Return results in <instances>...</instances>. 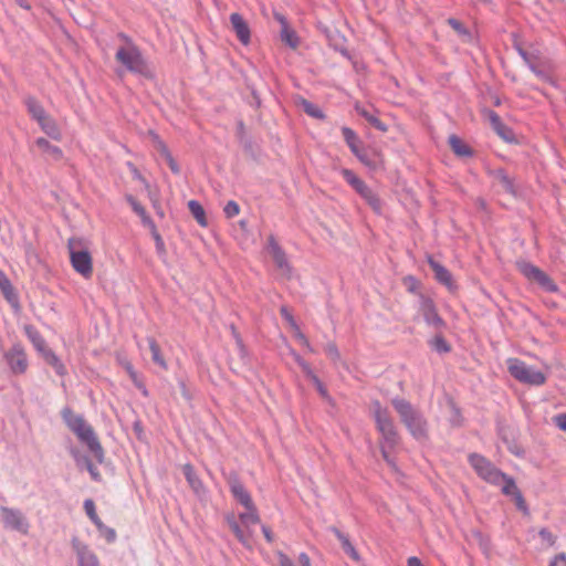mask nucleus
I'll return each instance as SVG.
<instances>
[{
	"mask_svg": "<svg viewBox=\"0 0 566 566\" xmlns=\"http://www.w3.org/2000/svg\"><path fill=\"white\" fill-rule=\"evenodd\" d=\"M62 419L66 427L84 443L98 463L104 461V449L91 424L82 415L75 413L70 407L61 411Z\"/></svg>",
	"mask_w": 566,
	"mask_h": 566,
	"instance_id": "1",
	"label": "nucleus"
},
{
	"mask_svg": "<svg viewBox=\"0 0 566 566\" xmlns=\"http://www.w3.org/2000/svg\"><path fill=\"white\" fill-rule=\"evenodd\" d=\"M391 405L399 415L400 421L417 440L428 438V422L420 410L403 398H394Z\"/></svg>",
	"mask_w": 566,
	"mask_h": 566,
	"instance_id": "2",
	"label": "nucleus"
},
{
	"mask_svg": "<svg viewBox=\"0 0 566 566\" xmlns=\"http://www.w3.org/2000/svg\"><path fill=\"white\" fill-rule=\"evenodd\" d=\"M118 38L123 40L126 45L118 48L115 55L116 61L124 65L132 73H136L145 77H151V70L149 69L148 63L144 59L138 46L128 35L123 32L118 33Z\"/></svg>",
	"mask_w": 566,
	"mask_h": 566,
	"instance_id": "3",
	"label": "nucleus"
},
{
	"mask_svg": "<svg viewBox=\"0 0 566 566\" xmlns=\"http://www.w3.org/2000/svg\"><path fill=\"white\" fill-rule=\"evenodd\" d=\"M67 249L73 269L84 279H91L93 275V259L88 251L87 241L83 238H70Z\"/></svg>",
	"mask_w": 566,
	"mask_h": 566,
	"instance_id": "4",
	"label": "nucleus"
},
{
	"mask_svg": "<svg viewBox=\"0 0 566 566\" xmlns=\"http://www.w3.org/2000/svg\"><path fill=\"white\" fill-rule=\"evenodd\" d=\"M371 410L376 427L381 433L384 443L389 448H395L399 443L400 437L389 410L382 407L378 400L371 402Z\"/></svg>",
	"mask_w": 566,
	"mask_h": 566,
	"instance_id": "5",
	"label": "nucleus"
},
{
	"mask_svg": "<svg viewBox=\"0 0 566 566\" xmlns=\"http://www.w3.org/2000/svg\"><path fill=\"white\" fill-rule=\"evenodd\" d=\"M239 520L244 528L240 526L238 521L235 520L234 515H228L226 517V521L230 527V530L233 532L238 541L243 544L247 547H250L251 544V532H250V525L258 524L260 522V517L258 514V510L255 505L253 504V507L247 509V512L241 513L239 515Z\"/></svg>",
	"mask_w": 566,
	"mask_h": 566,
	"instance_id": "6",
	"label": "nucleus"
},
{
	"mask_svg": "<svg viewBox=\"0 0 566 566\" xmlns=\"http://www.w3.org/2000/svg\"><path fill=\"white\" fill-rule=\"evenodd\" d=\"M343 178L353 187V189L367 202V205L378 214L382 211V201L379 196L369 188L353 170L343 168L340 170Z\"/></svg>",
	"mask_w": 566,
	"mask_h": 566,
	"instance_id": "7",
	"label": "nucleus"
},
{
	"mask_svg": "<svg viewBox=\"0 0 566 566\" xmlns=\"http://www.w3.org/2000/svg\"><path fill=\"white\" fill-rule=\"evenodd\" d=\"M469 462L476 472V474L488 483L493 485L501 484V478H504V472L497 469L490 460L485 457L471 453L469 455Z\"/></svg>",
	"mask_w": 566,
	"mask_h": 566,
	"instance_id": "8",
	"label": "nucleus"
},
{
	"mask_svg": "<svg viewBox=\"0 0 566 566\" xmlns=\"http://www.w3.org/2000/svg\"><path fill=\"white\" fill-rule=\"evenodd\" d=\"M516 268L528 281L538 284L545 292L555 293L558 291L557 284L543 270L531 262L520 260L516 262Z\"/></svg>",
	"mask_w": 566,
	"mask_h": 566,
	"instance_id": "9",
	"label": "nucleus"
},
{
	"mask_svg": "<svg viewBox=\"0 0 566 566\" xmlns=\"http://www.w3.org/2000/svg\"><path fill=\"white\" fill-rule=\"evenodd\" d=\"M509 371L512 377L523 384L541 386L546 381V376L518 359L509 360Z\"/></svg>",
	"mask_w": 566,
	"mask_h": 566,
	"instance_id": "10",
	"label": "nucleus"
},
{
	"mask_svg": "<svg viewBox=\"0 0 566 566\" xmlns=\"http://www.w3.org/2000/svg\"><path fill=\"white\" fill-rule=\"evenodd\" d=\"M4 359L14 375H23L29 367L28 355L20 343H15L4 353Z\"/></svg>",
	"mask_w": 566,
	"mask_h": 566,
	"instance_id": "11",
	"label": "nucleus"
},
{
	"mask_svg": "<svg viewBox=\"0 0 566 566\" xmlns=\"http://www.w3.org/2000/svg\"><path fill=\"white\" fill-rule=\"evenodd\" d=\"M268 251L271 254L276 269L280 271L281 276L284 279H290L292 274V268L287 260L286 253L277 243L274 235H270L268 238Z\"/></svg>",
	"mask_w": 566,
	"mask_h": 566,
	"instance_id": "12",
	"label": "nucleus"
},
{
	"mask_svg": "<svg viewBox=\"0 0 566 566\" xmlns=\"http://www.w3.org/2000/svg\"><path fill=\"white\" fill-rule=\"evenodd\" d=\"M1 518L4 527L20 532L22 534L28 533L29 523L19 510L2 506Z\"/></svg>",
	"mask_w": 566,
	"mask_h": 566,
	"instance_id": "13",
	"label": "nucleus"
},
{
	"mask_svg": "<svg viewBox=\"0 0 566 566\" xmlns=\"http://www.w3.org/2000/svg\"><path fill=\"white\" fill-rule=\"evenodd\" d=\"M420 312L428 325H431L437 329H441L446 326L444 321L437 312L434 302L422 294L420 295Z\"/></svg>",
	"mask_w": 566,
	"mask_h": 566,
	"instance_id": "14",
	"label": "nucleus"
},
{
	"mask_svg": "<svg viewBox=\"0 0 566 566\" xmlns=\"http://www.w3.org/2000/svg\"><path fill=\"white\" fill-rule=\"evenodd\" d=\"M84 510L86 515L90 517V520L94 523V525L97 527L101 535L108 542L112 543L116 539V532L115 530L106 526L101 518L98 517L95 504L92 499H87L84 501Z\"/></svg>",
	"mask_w": 566,
	"mask_h": 566,
	"instance_id": "15",
	"label": "nucleus"
},
{
	"mask_svg": "<svg viewBox=\"0 0 566 566\" xmlns=\"http://www.w3.org/2000/svg\"><path fill=\"white\" fill-rule=\"evenodd\" d=\"M227 481H228V484L230 486V491H231L233 497L245 509L253 507L254 503L251 499V495L248 492V490L244 488L242 482L240 481L238 474L230 473Z\"/></svg>",
	"mask_w": 566,
	"mask_h": 566,
	"instance_id": "16",
	"label": "nucleus"
},
{
	"mask_svg": "<svg viewBox=\"0 0 566 566\" xmlns=\"http://www.w3.org/2000/svg\"><path fill=\"white\" fill-rule=\"evenodd\" d=\"M531 71L542 81L552 83L551 65L546 60H543L539 55L532 53L524 60Z\"/></svg>",
	"mask_w": 566,
	"mask_h": 566,
	"instance_id": "17",
	"label": "nucleus"
},
{
	"mask_svg": "<svg viewBox=\"0 0 566 566\" xmlns=\"http://www.w3.org/2000/svg\"><path fill=\"white\" fill-rule=\"evenodd\" d=\"M72 547L76 553L78 566H99V562L95 553L77 537L72 538Z\"/></svg>",
	"mask_w": 566,
	"mask_h": 566,
	"instance_id": "18",
	"label": "nucleus"
},
{
	"mask_svg": "<svg viewBox=\"0 0 566 566\" xmlns=\"http://www.w3.org/2000/svg\"><path fill=\"white\" fill-rule=\"evenodd\" d=\"M355 156L370 170L377 171L384 169V159L379 151L371 148H360Z\"/></svg>",
	"mask_w": 566,
	"mask_h": 566,
	"instance_id": "19",
	"label": "nucleus"
},
{
	"mask_svg": "<svg viewBox=\"0 0 566 566\" xmlns=\"http://www.w3.org/2000/svg\"><path fill=\"white\" fill-rule=\"evenodd\" d=\"M484 115L490 122L492 129L505 142H513L515 139L514 132L506 126L501 117L492 109H484Z\"/></svg>",
	"mask_w": 566,
	"mask_h": 566,
	"instance_id": "20",
	"label": "nucleus"
},
{
	"mask_svg": "<svg viewBox=\"0 0 566 566\" xmlns=\"http://www.w3.org/2000/svg\"><path fill=\"white\" fill-rule=\"evenodd\" d=\"M182 473L193 491V493L197 495L199 500H203L207 495V489L203 485L201 479L197 475L195 472L193 467L190 463H186L182 465Z\"/></svg>",
	"mask_w": 566,
	"mask_h": 566,
	"instance_id": "21",
	"label": "nucleus"
},
{
	"mask_svg": "<svg viewBox=\"0 0 566 566\" xmlns=\"http://www.w3.org/2000/svg\"><path fill=\"white\" fill-rule=\"evenodd\" d=\"M231 28L234 31L238 40L247 45L250 43L251 32L248 22L243 19L240 13H231L230 15Z\"/></svg>",
	"mask_w": 566,
	"mask_h": 566,
	"instance_id": "22",
	"label": "nucleus"
},
{
	"mask_svg": "<svg viewBox=\"0 0 566 566\" xmlns=\"http://www.w3.org/2000/svg\"><path fill=\"white\" fill-rule=\"evenodd\" d=\"M0 291L6 301L14 308H19V296L7 274L0 270Z\"/></svg>",
	"mask_w": 566,
	"mask_h": 566,
	"instance_id": "23",
	"label": "nucleus"
},
{
	"mask_svg": "<svg viewBox=\"0 0 566 566\" xmlns=\"http://www.w3.org/2000/svg\"><path fill=\"white\" fill-rule=\"evenodd\" d=\"M35 146L53 161H61L64 157L62 149L59 146L52 145L48 139L39 137L35 140Z\"/></svg>",
	"mask_w": 566,
	"mask_h": 566,
	"instance_id": "24",
	"label": "nucleus"
},
{
	"mask_svg": "<svg viewBox=\"0 0 566 566\" xmlns=\"http://www.w3.org/2000/svg\"><path fill=\"white\" fill-rule=\"evenodd\" d=\"M428 264L433 271L436 280L450 289L453 284L450 271L441 265L438 261H436L432 256H429Z\"/></svg>",
	"mask_w": 566,
	"mask_h": 566,
	"instance_id": "25",
	"label": "nucleus"
},
{
	"mask_svg": "<svg viewBox=\"0 0 566 566\" xmlns=\"http://www.w3.org/2000/svg\"><path fill=\"white\" fill-rule=\"evenodd\" d=\"M24 333L29 340L32 343L36 352L42 355L44 352H46L50 347L46 345L45 339L40 334V332L31 324H27L23 327Z\"/></svg>",
	"mask_w": 566,
	"mask_h": 566,
	"instance_id": "26",
	"label": "nucleus"
},
{
	"mask_svg": "<svg viewBox=\"0 0 566 566\" xmlns=\"http://www.w3.org/2000/svg\"><path fill=\"white\" fill-rule=\"evenodd\" d=\"M329 531L337 537L342 544L343 551L350 556L354 560H359V554L354 545L350 543L348 536L340 532L336 526H331Z\"/></svg>",
	"mask_w": 566,
	"mask_h": 566,
	"instance_id": "27",
	"label": "nucleus"
},
{
	"mask_svg": "<svg viewBox=\"0 0 566 566\" xmlns=\"http://www.w3.org/2000/svg\"><path fill=\"white\" fill-rule=\"evenodd\" d=\"M493 178L502 186V189L512 195L516 196V189L514 179L510 177L504 169H496L492 172Z\"/></svg>",
	"mask_w": 566,
	"mask_h": 566,
	"instance_id": "28",
	"label": "nucleus"
},
{
	"mask_svg": "<svg viewBox=\"0 0 566 566\" xmlns=\"http://www.w3.org/2000/svg\"><path fill=\"white\" fill-rule=\"evenodd\" d=\"M41 356L44 359V361L48 365H50L59 376L63 377L67 374L66 367L51 348L44 352Z\"/></svg>",
	"mask_w": 566,
	"mask_h": 566,
	"instance_id": "29",
	"label": "nucleus"
},
{
	"mask_svg": "<svg viewBox=\"0 0 566 566\" xmlns=\"http://www.w3.org/2000/svg\"><path fill=\"white\" fill-rule=\"evenodd\" d=\"M24 104L31 117L36 122L44 119V117L48 115L44 107L33 96H28L24 101Z\"/></svg>",
	"mask_w": 566,
	"mask_h": 566,
	"instance_id": "30",
	"label": "nucleus"
},
{
	"mask_svg": "<svg viewBox=\"0 0 566 566\" xmlns=\"http://www.w3.org/2000/svg\"><path fill=\"white\" fill-rule=\"evenodd\" d=\"M449 145L452 151L460 157H470L473 151L469 145H467L460 137L457 135H451L449 137Z\"/></svg>",
	"mask_w": 566,
	"mask_h": 566,
	"instance_id": "31",
	"label": "nucleus"
},
{
	"mask_svg": "<svg viewBox=\"0 0 566 566\" xmlns=\"http://www.w3.org/2000/svg\"><path fill=\"white\" fill-rule=\"evenodd\" d=\"M342 134L345 143L349 147L350 151L355 155L360 148H363V143L358 135L349 127H343Z\"/></svg>",
	"mask_w": 566,
	"mask_h": 566,
	"instance_id": "32",
	"label": "nucleus"
},
{
	"mask_svg": "<svg viewBox=\"0 0 566 566\" xmlns=\"http://www.w3.org/2000/svg\"><path fill=\"white\" fill-rule=\"evenodd\" d=\"M38 124L41 126L42 130L49 135L51 138L55 140H60L61 133L55 124V122L46 115L44 119L39 120Z\"/></svg>",
	"mask_w": 566,
	"mask_h": 566,
	"instance_id": "33",
	"label": "nucleus"
},
{
	"mask_svg": "<svg viewBox=\"0 0 566 566\" xmlns=\"http://www.w3.org/2000/svg\"><path fill=\"white\" fill-rule=\"evenodd\" d=\"M149 349L151 352V359L155 364L159 365L161 368L167 369V364L161 355L160 346L154 337L147 338Z\"/></svg>",
	"mask_w": 566,
	"mask_h": 566,
	"instance_id": "34",
	"label": "nucleus"
},
{
	"mask_svg": "<svg viewBox=\"0 0 566 566\" xmlns=\"http://www.w3.org/2000/svg\"><path fill=\"white\" fill-rule=\"evenodd\" d=\"M188 208H189L192 217L196 219V221L200 226L206 227L208 224L205 209L198 201L190 200L188 202Z\"/></svg>",
	"mask_w": 566,
	"mask_h": 566,
	"instance_id": "35",
	"label": "nucleus"
},
{
	"mask_svg": "<svg viewBox=\"0 0 566 566\" xmlns=\"http://www.w3.org/2000/svg\"><path fill=\"white\" fill-rule=\"evenodd\" d=\"M356 111L358 114L364 117L373 127L380 132H387V126L375 115L366 111L365 108H360L356 106Z\"/></svg>",
	"mask_w": 566,
	"mask_h": 566,
	"instance_id": "36",
	"label": "nucleus"
},
{
	"mask_svg": "<svg viewBox=\"0 0 566 566\" xmlns=\"http://www.w3.org/2000/svg\"><path fill=\"white\" fill-rule=\"evenodd\" d=\"M300 106L307 115H310L313 118L323 119L325 117L324 113L318 106H316L315 104L305 98H301Z\"/></svg>",
	"mask_w": 566,
	"mask_h": 566,
	"instance_id": "37",
	"label": "nucleus"
},
{
	"mask_svg": "<svg viewBox=\"0 0 566 566\" xmlns=\"http://www.w3.org/2000/svg\"><path fill=\"white\" fill-rule=\"evenodd\" d=\"M127 201L129 202L134 212H136L143 219L144 224L149 226L154 223L153 220L148 217L146 209L133 196H128Z\"/></svg>",
	"mask_w": 566,
	"mask_h": 566,
	"instance_id": "38",
	"label": "nucleus"
},
{
	"mask_svg": "<svg viewBox=\"0 0 566 566\" xmlns=\"http://www.w3.org/2000/svg\"><path fill=\"white\" fill-rule=\"evenodd\" d=\"M501 483H503L502 493L506 496L515 495L518 491H521L517 488L515 480L505 473H504V478H501Z\"/></svg>",
	"mask_w": 566,
	"mask_h": 566,
	"instance_id": "39",
	"label": "nucleus"
},
{
	"mask_svg": "<svg viewBox=\"0 0 566 566\" xmlns=\"http://www.w3.org/2000/svg\"><path fill=\"white\" fill-rule=\"evenodd\" d=\"M281 39L292 49H295L298 44L296 33L290 27H284L281 29Z\"/></svg>",
	"mask_w": 566,
	"mask_h": 566,
	"instance_id": "40",
	"label": "nucleus"
},
{
	"mask_svg": "<svg viewBox=\"0 0 566 566\" xmlns=\"http://www.w3.org/2000/svg\"><path fill=\"white\" fill-rule=\"evenodd\" d=\"M149 136L151 137V140L154 143L155 149L165 158L169 154H171L165 144V142L159 137L157 133L154 130H149Z\"/></svg>",
	"mask_w": 566,
	"mask_h": 566,
	"instance_id": "41",
	"label": "nucleus"
},
{
	"mask_svg": "<svg viewBox=\"0 0 566 566\" xmlns=\"http://www.w3.org/2000/svg\"><path fill=\"white\" fill-rule=\"evenodd\" d=\"M151 228V234L156 243V251L159 255L166 254V248L161 235L158 233L155 223L149 224Z\"/></svg>",
	"mask_w": 566,
	"mask_h": 566,
	"instance_id": "42",
	"label": "nucleus"
},
{
	"mask_svg": "<svg viewBox=\"0 0 566 566\" xmlns=\"http://www.w3.org/2000/svg\"><path fill=\"white\" fill-rule=\"evenodd\" d=\"M431 344L433 348L439 353H449L451 350V346L441 334L437 335Z\"/></svg>",
	"mask_w": 566,
	"mask_h": 566,
	"instance_id": "43",
	"label": "nucleus"
},
{
	"mask_svg": "<svg viewBox=\"0 0 566 566\" xmlns=\"http://www.w3.org/2000/svg\"><path fill=\"white\" fill-rule=\"evenodd\" d=\"M294 360L296 364L301 367L302 371L305 374V376L311 380L313 376H315L314 371L312 370L308 363H306L298 354L295 352L292 353Z\"/></svg>",
	"mask_w": 566,
	"mask_h": 566,
	"instance_id": "44",
	"label": "nucleus"
},
{
	"mask_svg": "<svg viewBox=\"0 0 566 566\" xmlns=\"http://www.w3.org/2000/svg\"><path fill=\"white\" fill-rule=\"evenodd\" d=\"M448 24L461 36L470 38L471 34L469 30L462 24L461 21L450 18L448 19Z\"/></svg>",
	"mask_w": 566,
	"mask_h": 566,
	"instance_id": "45",
	"label": "nucleus"
},
{
	"mask_svg": "<svg viewBox=\"0 0 566 566\" xmlns=\"http://www.w3.org/2000/svg\"><path fill=\"white\" fill-rule=\"evenodd\" d=\"M511 497L514 501L515 506L518 511H521L524 515L530 514L527 503L521 491H518L515 495H512Z\"/></svg>",
	"mask_w": 566,
	"mask_h": 566,
	"instance_id": "46",
	"label": "nucleus"
},
{
	"mask_svg": "<svg viewBox=\"0 0 566 566\" xmlns=\"http://www.w3.org/2000/svg\"><path fill=\"white\" fill-rule=\"evenodd\" d=\"M223 212H224V214H226V217H227L228 219H231V218H233V217H235V216H238V214H239V212H240V207H239V205H238L235 201L230 200V201H228V202H227V205L224 206V208H223Z\"/></svg>",
	"mask_w": 566,
	"mask_h": 566,
	"instance_id": "47",
	"label": "nucleus"
},
{
	"mask_svg": "<svg viewBox=\"0 0 566 566\" xmlns=\"http://www.w3.org/2000/svg\"><path fill=\"white\" fill-rule=\"evenodd\" d=\"M324 352L334 363H336L340 358L339 350L336 344L333 342L326 344V346L324 347Z\"/></svg>",
	"mask_w": 566,
	"mask_h": 566,
	"instance_id": "48",
	"label": "nucleus"
},
{
	"mask_svg": "<svg viewBox=\"0 0 566 566\" xmlns=\"http://www.w3.org/2000/svg\"><path fill=\"white\" fill-rule=\"evenodd\" d=\"M84 461H85V464H86V469L90 472L92 479L95 480V481H99L101 480V474H99L97 468L92 463V461L87 457L84 458Z\"/></svg>",
	"mask_w": 566,
	"mask_h": 566,
	"instance_id": "49",
	"label": "nucleus"
},
{
	"mask_svg": "<svg viewBox=\"0 0 566 566\" xmlns=\"http://www.w3.org/2000/svg\"><path fill=\"white\" fill-rule=\"evenodd\" d=\"M280 313L294 329H297V324L286 306H282Z\"/></svg>",
	"mask_w": 566,
	"mask_h": 566,
	"instance_id": "50",
	"label": "nucleus"
},
{
	"mask_svg": "<svg viewBox=\"0 0 566 566\" xmlns=\"http://www.w3.org/2000/svg\"><path fill=\"white\" fill-rule=\"evenodd\" d=\"M538 535H539V537H541L543 541L547 542V543H548V545H551V546H552V545H554V544H555V542H556V536H555V535H553V534H552V532H549V531H548L547 528H545V527H544V528H542V530L538 532Z\"/></svg>",
	"mask_w": 566,
	"mask_h": 566,
	"instance_id": "51",
	"label": "nucleus"
},
{
	"mask_svg": "<svg viewBox=\"0 0 566 566\" xmlns=\"http://www.w3.org/2000/svg\"><path fill=\"white\" fill-rule=\"evenodd\" d=\"M311 381L314 384V386L316 387L317 391L319 392V395L322 397H324V398L328 397L326 387L323 385V382L319 380V378L316 375L313 376Z\"/></svg>",
	"mask_w": 566,
	"mask_h": 566,
	"instance_id": "52",
	"label": "nucleus"
},
{
	"mask_svg": "<svg viewBox=\"0 0 566 566\" xmlns=\"http://www.w3.org/2000/svg\"><path fill=\"white\" fill-rule=\"evenodd\" d=\"M276 557L279 566H293V562L291 560V558L283 552L279 551L276 553Z\"/></svg>",
	"mask_w": 566,
	"mask_h": 566,
	"instance_id": "53",
	"label": "nucleus"
},
{
	"mask_svg": "<svg viewBox=\"0 0 566 566\" xmlns=\"http://www.w3.org/2000/svg\"><path fill=\"white\" fill-rule=\"evenodd\" d=\"M553 421L556 427L566 432V412L555 416Z\"/></svg>",
	"mask_w": 566,
	"mask_h": 566,
	"instance_id": "54",
	"label": "nucleus"
},
{
	"mask_svg": "<svg viewBox=\"0 0 566 566\" xmlns=\"http://www.w3.org/2000/svg\"><path fill=\"white\" fill-rule=\"evenodd\" d=\"M549 566H566V554H557L549 563Z\"/></svg>",
	"mask_w": 566,
	"mask_h": 566,
	"instance_id": "55",
	"label": "nucleus"
},
{
	"mask_svg": "<svg viewBox=\"0 0 566 566\" xmlns=\"http://www.w3.org/2000/svg\"><path fill=\"white\" fill-rule=\"evenodd\" d=\"M405 284L407 285V289L409 292H416L418 286H419V282L413 277V276H407L405 277Z\"/></svg>",
	"mask_w": 566,
	"mask_h": 566,
	"instance_id": "56",
	"label": "nucleus"
},
{
	"mask_svg": "<svg viewBox=\"0 0 566 566\" xmlns=\"http://www.w3.org/2000/svg\"><path fill=\"white\" fill-rule=\"evenodd\" d=\"M165 160L166 163L168 164L170 170L174 172V174H179L180 172V168L177 164V161L175 160V158L172 157L171 154H169L168 156L165 157Z\"/></svg>",
	"mask_w": 566,
	"mask_h": 566,
	"instance_id": "57",
	"label": "nucleus"
},
{
	"mask_svg": "<svg viewBox=\"0 0 566 566\" xmlns=\"http://www.w3.org/2000/svg\"><path fill=\"white\" fill-rule=\"evenodd\" d=\"M513 46L518 52L520 56L523 60H525L532 54L531 52H527L526 50L523 49L522 44L517 41V38L514 39Z\"/></svg>",
	"mask_w": 566,
	"mask_h": 566,
	"instance_id": "58",
	"label": "nucleus"
},
{
	"mask_svg": "<svg viewBox=\"0 0 566 566\" xmlns=\"http://www.w3.org/2000/svg\"><path fill=\"white\" fill-rule=\"evenodd\" d=\"M296 331V338L310 350V352H313V348L311 347L310 345V342L307 339V337L300 331V328L297 327Z\"/></svg>",
	"mask_w": 566,
	"mask_h": 566,
	"instance_id": "59",
	"label": "nucleus"
},
{
	"mask_svg": "<svg viewBox=\"0 0 566 566\" xmlns=\"http://www.w3.org/2000/svg\"><path fill=\"white\" fill-rule=\"evenodd\" d=\"M262 532L264 534V537L265 539L269 542V543H272L274 541V536H273V533L271 531V528L269 526H265L263 525L262 526Z\"/></svg>",
	"mask_w": 566,
	"mask_h": 566,
	"instance_id": "60",
	"label": "nucleus"
},
{
	"mask_svg": "<svg viewBox=\"0 0 566 566\" xmlns=\"http://www.w3.org/2000/svg\"><path fill=\"white\" fill-rule=\"evenodd\" d=\"M298 563L301 564V566H311V559L306 553L300 554Z\"/></svg>",
	"mask_w": 566,
	"mask_h": 566,
	"instance_id": "61",
	"label": "nucleus"
},
{
	"mask_svg": "<svg viewBox=\"0 0 566 566\" xmlns=\"http://www.w3.org/2000/svg\"><path fill=\"white\" fill-rule=\"evenodd\" d=\"M230 331H231V334L232 336L234 337L235 342L241 345L242 344V339H241V336L237 329V327L234 326V324H231L230 325Z\"/></svg>",
	"mask_w": 566,
	"mask_h": 566,
	"instance_id": "62",
	"label": "nucleus"
},
{
	"mask_svg": "<svg viewBox=\"0 0 566 566\" xmlns=\"http://www.w3.org/2000/svg\"><path fill=\"white\" fill-rule=\"evenodd\" d=\"M389 449L390 448L386 443H384L381 446V455H382L385 461H389V459H391V457L389 454Z\"/></svg>",
	"mask_w": 566,
	"mask_h": 566,
	"instance_id": "63",
	"label": "nucleus"
},
{
	"mask_svg": "<svg viewBox=\"0 0 566 566\" xmlns=\"http://www.w3.org/2000/svg\"><path fill=\"white\" fill-rule=\"evenodd\" d=\"M407 565L408 566H423L421 560L416 556L409 557L407 560Z\"/></svg>",
	"mask_w": 566,
	"mask_h": 566,
	"instance_id": "64",
	"label": "nucleus"
}]
</instances>
